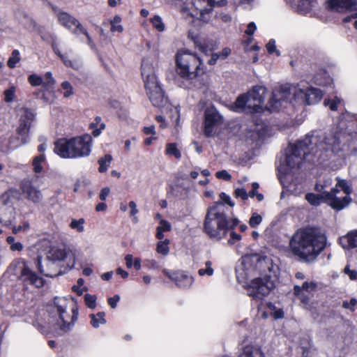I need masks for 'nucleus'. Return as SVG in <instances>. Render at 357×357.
<instances>
[{
	"instance_id": "1",
	"label": "nucleus",
	"mask_w": 357,
	"mask_h": 357,
	"mask_svg": "<svg viewBox=\"0 0 357 357\" xmlns=\"http://www.w3.org/2000/svg\"><path fill=\"white\" fill-rule=\"evenodd\" d=\"M340 137V132L314 131L296 143L290 144L278 167L280 182L284 183L285 177L294 169H298L303 160L323 164L332 159L342 150Z\"/></svg>"
},
{
	"instance_id": "2",
	"label": "nucleus",
	"mask_w": 357,
	"mask_h": 357,
	"mask_svg": "<svg viewBox=\"0 0 357 357\" xmlns=\"http://www.w3.org/2000/svg\"><path fill=\"white\" fill-rule=\"evenodd\" d=\"M278 270V266L274 265L270 258L255 253L241 257L236 273L240 283H245L250 278L259 275L245 286V289L248 296L261 300L275 288Z\"/></svg>"
},
{
	"instance_id": "3",
	"label": "nucleus",
	"mask_w": 357,
	"mask_h": 357,
	"mask_svg": "<svg viewBox=\"0 0 357 357\" xmlns=\"http://www.w3.org/2000/svg\"><path fill=\"white\" fill-rule=\"evenodd\" d=\"M267 89L264 86L257 85L247 93L239 96L232 105L235 112L249 109L250 112L259 113L268 110L271 112L278 111L284 104H287L291 97V89L289 85H282L275 89L272 98L264 105V99Z\"/></svg>"
},
{
	"instance_id": "4",
	"label": "nucleus",
	"mask_w": 357,
	"mask_h": 357,
	"mask_svg": "<svg viewBox=\"0 0 357 357\" xmlns=\"http://www.w3.org/2000/svg\"><path fill=\"white\" fill-rule=\"evenodd\" d=\"M68 303L67 298L56 297L47 314L44 312H38L33 325L42 334L48 333L50 328L58 330L60 333L68 332L73 327L78 316L77 308H73L71 314L67 312Z\"/></svg>"
},
{
	"instance_id": "5",
	"label": "nucleus",
	"mask_w": 357,
	"mask_h": 357,
	"mask_svg": "<svg viewBox=\"0 0 357 357\" xmlns=\"http://www.w3.org/2000/svg\"><path fill=\"white\" fill-rule=\"evenodd\" d=\"M327 238L319 228L305 227L298 229L290 241V247L294 255L306 263H312L324 251Z\"/></svg>"
},
{
	"instance_id": "6",
	"label": "nucleus",
	"mask_w": 357,
	"mask_h": 357,
	"mask_svg": "<svg viewBox=\"0 0 357 357\" xmlns=\"http://www.w3.org/2000/svg\"><path fill=\"white\" fill-rule=\"evenodd\" d=\"M238 222L236 218L230 220L227 216L222 202H216L207 210L204 229L210 238L220 240L225 237L229 230L235 227Z\"/></svg>"
},
{
	"instance_id": "7",
	"label": "nucleus",
	"mask_w": 357,
	"mask_h": 357,
	"mask_svg": "<svg viewBox=\"0 0 357 357\" xmlns=\"http://www.w3.org/2000/svg\"><path fill=\"white\" fill-rule=\"evenodd\" d=\"M176 72L185 81H192L204 74L205 66L202 59L187 49H180L176 54Z\"/></svg>"
},
{
	"instance_id": "8",
	"label": "nucleus",
	"mask_w": 357,
	"mask_h": 357,
	"mask_svg": "<svg viewBox=\"0 0 357 357\" xmlns=\"http://www.w3.org/2000/svg\"><path fill=\"white\" fill-rule=\"evenodd\" d=\"M214 7L215 0H185L178 6V9L185 18L207 24L211 19Z\"/></svg>"
},
{
	"instance_id": "9",
	"label": "nucleus",
	"mask_w": 357,
	"mask_h": 357,
	"mask_svg": "<svg viewBox=\"0 0 357 357\" xmlns=\"http://www.w3.org/2000/svg\"><path fill=\"white\" fill-rule=\"evenodd\" d=\"M142 76L146 94L152 104L159 107L163 106L165 102L164 92L158 82L153 64L146 59L142 63Z\"/></svg>"
},
{
	"instance_id": "10",
	"label": "nucleus",
	"mask_w": 357,
	"mask_h": 357,
	"mask_svg": "<svg viewBox=\"0 0 357 357\" xmlns=\"http://www.w3.org/2000/svg\"><path fill=\"white\" fill-rule=\"evenodd\" d=\"M34 112L26 107H22L18 112L19 126L17 128V137L10 140L11 148L15 149L25 144L29 141V133L31 123L35 118Z\"/></svg>"
},
{
	"instance_id": "11",
	"label": "nucleus",
	"mask_w": 357,
	"mask_h": 357,
	"mask_svg": "<svg viewBox=\"0 0 357 357\" xmlns=\"http://www.w3.org/2000/svg\"><path fill=\"white\" fill-rule=\"evenodd\" d=\"M54 15H56L58 22L62 26L70 31L76 35L83 34L86 38L89 45L92 46V39L89 35L87 31L84 28L82 24L75 17L70 14L61 10L56 7L52 6Z\"/></svg>"
},
{
	"instance_id": "12",
	"label": "nucleus",
	"mask_w": 357,
	"mask_h": 357,
	"mask_svg": "<svg viewBox=\"0 0 357 357\" xmlns=\"http://www.w3.org/2000/svg\"><path fill=\"white\" fill-rule=\"evenodd\" d=\"M291 94L293 93L296 100L307 105H313L319 102L323 96V92L318 89L305 86L298 84L297 86L291 87Z\"/></svg>"
},
{
	"instance_id": "13",
	"label": "nucleus",
	"mask_w": 357,
	"mask_h": 357,
	"mask_svg": "<svg viewBox=\"0 0 357 357\" xmlns=\"http://www.w3.org/2000/svg\"><path fill=\"white\" fill-rule=\"evenodd\" d=\"M15 270V274L19 275L24 282L41 287L44 284V280L36 273L33 272L28 266L26 262L24 260H18L13 262L10 266V269Z\"/></svg>"
},
{
	"instance_id": "14",
	"label": "nucleus",
	"mask_w": 357,
	"mask_h": 357,
	"mask_svg": "<svg viewBox=\"0 0 357 357\" xmlns=\"http://www.w3.org/2000/svg\"><path fill=\"white\" fill-rule=\"evenodd\" d=\"M37 180V176L32 179H24L20 184L24 197L34 204L40 203L43 198L41 190L36 185Z\"/></svg>"
},
{
	"instance_id": "15",
	"label": "nucleus",
	"mask_w": 357,
	"mask_h": 357,
	"mask_svg": "<svg viewBox=\"0 0 357 357\" xmlns=\"http://www.w3.org/2000/svg\"><path fill=\"white\" fill-rule=\"evenodd\" d=\"M73 138L75 158L87 157L91 152L93 139L89 134Z\"/></svg>"
},
{
	"instance_id": "16",
	"label": "nucleus",
	"mask_w": 357,
	"mask_h": 357,
	"mask_svg": "<svg viewBox=\"0 0 357 357\" xmlns=\"http://www.w3.org/2000/svg\"><path fill=\"white\" fill-rule=\"evenodd\" d=\"M204 132L207 137H212L215 129L221 124L222 116L214 107H209L205 110L204 113Z\"/></svg>"
},
{
	"instance_id": "17",
	"label": "nucleus",
	"mask_w": 357,
	"mask_h": 357,
	"mask_svg": "<svg viewBox=\"0 0 357 357\" xmlns=\"http://www.w3.org/2000/svg\"><path fill=\"white\" fill-rule=\"evenodd\" d=\"M339 192V190L336 188H332L331 192H324V202L337 211L347 207L351 201V197L348 195L337 196V194Z\"/></svg>"
},
{
	"instance_id": "18",
	"label": "nucleus",
	"mask_w": 357,
	"mask_h": 357,
	"mask_svg": "<svg viewBox=\"0 0 357 357\" xmlns=\"http://www.w3.org/2000/svg\"><path fill=\"white\" fill-rule=\"evenodd\" d=\"M47 260L52 261L59 266V264L67 259L66 265L70 268L75 264V257L73 254L68 253L65 249L52 247L47 253Z\"/></svg>"
},
{
	"instance_id": "19",
	"label": "nucleus",
	"mask_w": 357,
	"mask_h": 357,
	"mask_svg": "<svg viewBox=\"0 0 357 357\" xmlns=\"http://www.w3.org/2000/svg\"><path fill=\"white\" fill-rule=\"evenodd\" d=\"M162 273L172 281L174 282L176 285L180 288H188L194 282L193 278L183 271H174L163 269Z\"/></svg>"
},
{
	"instance_id": "20",
	"label": "nucleus",
	"mask_w": 357,
	"mask_h": 357,
	"mask_svg": "<svg viewBox=\"0 0 357 357\" xmlns=\"http://www.w3.org/2000/svg\"><path fill=\"white\" fill-rule=\"evenodd\" d=\"M73 138L60 139L54 144V153L63 158L75 159Z\"/></svg>"
},
{
	"instance_id": "21",
	"label": "nucleus",
	"mask_w": 357,
	"mask_h": 357,
	"mask_svg": "<svg viewBox=\"0 0 357 357\" xmlns=\"http://www.w3.org/2000/svg\"><path fill=\"white\" fill-rule=\"evenodd\" d=\"M328 7L339 13L357 10V0H328Z\"/></svg>"
},
{
	"instance_id": "22",
	"label": "nucleus",
	"mask_w": 357,
	"mask_h": 357,
	"mask_svg": "<svg viewBox=\"0 0 357 357\" xmlns=\"http://www.w3.org/2000/svg\"><path fill=\"white\" fill-rule=\"evenodd\" d=\"M45 265L43 264L42 258L37 257V266L38 271L40 273L47 277L52 278L57 275V270L59 265L52 261H47V259L44 261Z\"/></svg>"
},
{
	"instance_id": "23",
	"label": "nucleus",
	"mask_w": 357,
	"mask_h": 357,
	"mask_svg": "<svg viewBox=\"0 0 357 357\" xmlns=\"http://www.w3.org/2000/svg\"><path fill=\"white\" fill-rule=\"evenodd\" d=\"M340 243L344 249H351L357 247V229L349 231L346 235L340 238Z\"/></svg>"
},
{
	"instance_id": "24",
	"label": "nucleus",
	"mask_w": 357,
	"mask_h": 357,
	"mask_svg": "<svg viewBox=\"0 0 357 357\" xmlns=\"http://www.w3.org/2000/svg\"><path fill=\"white\" fill-rule=\"evenodd\" d=\"M52 49L54 52L62 60L65 66H70L75 70H79L82 68L81 62L70 61L68 59L67 55L61 52L59 47L55 44L54 37H52Z\"/></svg>"
},
{
	"instance_id": "25",
	"label": "nucleus",
	"mask_w": 357,
	"mask_h": 357,
	"mask_svg": "<svg viewBox=\"0 0 357 357\" xmlns=\"http://www.w3.org/2000/svg\"><path fill=\"white\" fill-rule=\"evenodd\" d=\"M317 285L314 282H305L302 286L296 285L294 288V294L298 296L303 302L305 301L306 296L303 294V291L312 292L316 290Z\"/></svg>"
},
{
	"instance_id": "26",
	"label": "nucleus",
	"mask_w": 357,
	"mask_h": 357,
	"mask_svg": "<svg viewBox=\"0 0 357 357\" xmlns=\"http://www.w3.org/2000/svg\"><path fill=\"white\" fill-rule=\"evenodd\" d=\"M238 357H266L259 347L255 345L245 346Z\"/></svg>"
},
{
	"instance_id": "27",
	"label": "nucleus",
	"mask_w": 357,
	"mask_h": 357,
	"mask_svg": "<svg viewBox=\"0 0 357 357\" xmlns=\"http://www.w3.org/2000/svg\"><path fill=\"white\" fill-rule=\"evenodd\" d=\"M314 79V82L319 86H330L333 83V79L325 70L316 74Z\"/></svg>"
},
{
	"instance_id": "28",
	"label": "nucleus",
	"mask_w": 357,
	"mask_h": 357,
	"mask_svg": "<svg viewBox=\"0 0 357 357\" xmlns=\"http://www.w3.org/2000/svg\"><path fill=\"white\" fill-rule=\"evenodd\" d=\"M105 124L102 122V119L100 116H96L94 121L89 125V128L92 130L93 135L96 137L101 134L102 130L105 128Z\"/></svg>"
},
{
	"instance_id": "29",
	"label": "nucleus",
	"mask_w": 357,
	"mask_h": 357,
	"mask_svg": "<svg viewBox=\"0 0 357 357\" xmlns=\"http://www.w3.org/2000/svg\"><path fill=\"white\" fill-rule=\"evenodd\" d=\"M324 104L325 106L328 107L331 111H337L339 108L343 107V100L337 96L332 98H327L324 100Z\"/></svg>"
},
{
	"instance_id": "30",
	"label": "nucleus",
	"mask_w": 357,
	"mask_h": 357,
	"mask_svg": "<svg viewBox=\"0 0 357 357\" xmlns=\"http://www.w3.org/2000/svg\"><path fill=\"white\" fill-rule=\"evenodd\" d=\"M105 314L103 312H98L97 314H91L89 315L91 318V326L97 328L100 325H103L106 323V320L105 319Z\"/></svg>"
},
{
	"instance_id": "31",
	"label": "nucleus",
	"mask_w": 357,
	"mask_h": 357,
	"mask_svg": "<svg viewBox=\"0 0 357 357\" xmlns=\"http://www.w3.org/2000/svg\"><path fill=\"white\" fill-rule=\"evenodd\" d=\"M172 229L170 222L165 220H160V225L156 229L155 236L157 238L161 240L164 238V232L169 231Z\"/></svg>"
},
{
	"instance_id": "32",
	"label": "nucleus",
	"mask_w": 357,
	"mask_h": 357,
	"mask_svg": "<svg viewBox=\"0 0 357 357\" xmlns=\"http://www.w3.org/2000/svg\"><path fill=\"white\" fill-rule=\"evenodd\" d=\"M305 199L312 206H317L321 202H324V192L321 195H316L314 193H307L305 195Z\"/></svg>"
},
{
	"instance_id": "33",
	"label": "nucleus",
	"mask_w": 357,
	"mask_h": 357,
	"mask_svg": "<svg viewBox=\"0 0 357 357\" xmlns=\"http://www.w3.org/2000/svg\"><path fill=\"white\" fill-rule=\"evenodd\" d=\"M150 22L153 27L159 32H163L166 29L162 17L158 15H155L153 17L150 18Z\"/></svg>"
},
{
	"instance_id": "34",
	"label": "nucleus",
	"mask_w": 357,
	"mask_h": 357,
	"mask_svg": "<svg viewBox=\"0 0 357 357\" xmlns=\"http://www.w3.org/2000/svg\"><path fill=\"white\" fill-rule=\"evenodd\" d=\"M112 160V157L109 154L105 155L104 157L100 158L98 160V163L100 165L99 168H98V171L100 173L105 172L107 170L108 167H109Z\"/></svg>"
},
{
	"instance_id": "35",
	"label": "nucleus",
	"mask_w": 357,
	"mask_h": 357,
	"mask_svg": "<svg viewBox=\"0 0 357 357\" xmlns=\"http://www.w3.org/2000/svg\"><path fill=\"white\" fill-rule=\"evenodd\" d=\"M121 17L119 15H115L110 21L112 32L122 33L123 31V26L121 24Z\"/></svg>"
},
{
	"instance_id": "36",
	"label": "nucleus",
	"mask_w": 357,
	"mask_h": 357,
	"mask_svg": "<svg viewBox=\"0 0 357 357\" xmlns=\"http://www.w3.org/2000/svg\"><path fill=\"white\" fill-rule=\"evenodd\" d=\"M170 241L169 239H165V241H159L157 243L156 246V252L158 254H160L163 256H166L169 252V244Z\"/></svg>"
},
{
	"instance_id": "37",
	"label": "nucleus",
	"mask_w": 357,
	"mask_h": 357,
	"mask_svg": "<svg viewBox=\"0 0 357 357\" xmlns=\"http://www.w3.org/2000/svg\"><path fill=\"white\" fill-rule=\"evenodd\" d=\"M165 153L169 155H173L177 159L181 157V153L174 143H169L166 145Z\"/></svg>"
},
{
	"instance_id": "38",
	"label": "nucleus",
	"mask_w": 357,
	"mask_h": 357,
	"mask_svg": "<svg viewBox=\"0 0 357 357\" xmlns=\"http://www.w3.org/2000/svg\"><path fill=\"white\" fill-rule=\"evenodd\" d=\"M45 161V155L41 154L34 158L33 160V171L38 174L42 172L43 167L42 163Z\"/></svg>"
},
{
	"instance_id": "39",
	"label": "nucleus",
	"mask_w": 357,
	"mask_h": 357,
	"mask_svg": "<svg viewBox=\"0 0 357 357\" xmlns=\"http://www.w3.org/2000/svg\"><path fill=\"white\" fill-rule=\"evenodd\" d=\"M16 87L14 86H10L8 89L3 92L4 100L6 102H11L16 98Z\"/></svg>"
},
{
	"instance_id": "40",
	"label": "nucleus",
	"mask_w": 357,
	"mask_h": 357,
	"mask_svg": "<svg viewBox=\"0 0 357 357\" xmlns=\"http://www.w3.org/2000/svg\"><path fill=\"white\" fill-rule=\"evenodd\" d=\"M20 61V52L17 50L13 51L12 54L8 60L7 64L10 68L16 66V64Z\"/></svg>"
},
{
	"instance_id": "41",
	"label": "nucleus",
	"mask_w": 357,
	"mask_h": 357,
	"mask_svg": "<svg viewBox=\"0 0 357 357\" xmlns=\"http://www.w3.org/2000/svg\"><path fill=\"white\" fill-rule=\"evenodd\" d=\"M205 266H206L205 268H200L198 271L199 275L200 276H204V275L211 276L214 273L213 268H212L211 261H207L205 263Z\"/></svg>"
},
{
	"instance_id": "42",
	"label": "nucleus",
	"mask_w": 357,
	"mask_h": 357,
	"mask_svg": "<svg viewBox=\"0 0 357 357\" xmlns=\"http://www.w3.org/2000/svg\"><path fill=\"white\" fill-rule=\"evenodd\" d=\"M333 180L331 177L326 178L323 183H318L315 185V190L317 192H326L324 190L332 185Z\"/></svg>"
},
{
	"instance_id": "43",
	"label": "nucleus",
	"mask_w": 357,
	"mask_h": 357,
	"mask_svg": "<svg viewBox=\"0 0 357 357\" xmlns=\"http://www.w3.org/2000/svg\"><path fill=\"white\" fill-rule=\"evenodd\" d=\"M84 220L83 218H80L79 220L73 219L72 220L70 227L77 230L78 232H83L84 230Z\"/></svg>"
},
{
	"instance_id": "44",
	"label": "nucleus",
	"mask_w": 357,
	"mask_h": 357,
	"mask_svg": "<svg viewBox=\"0 0 357 357\" xmlns=\"http://www.w3.org/2000/svg\"><path fill=\"white\" fill-rule=\"evenodd\" d=\"M45 82L43 83V88L45 90L47 91L55 84L56 81L52 77L51 72H47L45 75Z\"/></svg>"
},
{
	"instance_id": "45",
	"label": "nucleus",
	"mask_w": 357,
	"mask_h": 357,
	"mask_svg": "<svg viewBox=\"0 0 357 357\" xmlns=\"http://www.w3.org/2000/svg\"><path fill=\"white\" fill-rule=\"evenodd\" d=\"M61 88L64 90L63 97L66 98H68L71 96L73 95V88L71 84L68 81H64L61 83Z\"/></svg>"
},
{
	"instance_id": "46",
	"label": "nucleus",
	"mask_w": 357,
	"mask_h": 357,
	"mask_svg": "<svg viewBox=\"0 0 357 357\" xmlns=\"http://www.w3.org/2000/svg\"><path fill=\"white\" fill-rule=\"evenodd\" d=\"M340 188L346 195L349 196L351 193V188L345 180L339 179L335 188Z\"/></svg>"
},
{
	"instance_id": "47",
	"label": "nucleus",
	"mask_w": 357,
	"mask_h": 357,
	"mask_svg": "<svg viewBox=\"0 0 357 357\" xmlns=\"http://www.w3.org/2000/svg\"><path fill=\"white\" fill-rule=\"evenodd\" d=\"M28 81L33 86H38L42 85L43 86V78L36 74L30 75L28 77Z\"/></svg>"
},
{
	"instance_id": "48",
	"label": "nucleus",
	"mask_w": 357,
	"mask_h": 357,
	"mask_svg": "<svg viewBox=\"0 0 357 357\" xmlns=\"http://www.w3.org/2000/svg\"><path fill=\"white\" fill-rule=\"evenodd\" d=\"M317 0H298V6L303 10H309L315 6Z\"/></svg>"
},
{
	"instance_id": "49",
	"label": "nucleus",
	"mask_w": 357,
	"mask_h": 357,
	"mask_svg": "<svg viewBox=\"0 0 357 357\" xmlns=\"http://www.w3.org/2000/svg\"><path fill=\"white\" fill-rule=\"evenodd\" d=\"M84 301L89 308L94 309L96 306V296L95 295L86 294L84 296Z\"/></svg>"
},
{
	"instance_id": "50",
	"label": "nucleus",
	"mask_w": 357,
	"mask_h": 357,
	"mask_svg": "<svg viewBox=\"0 0 357 357\" xmlns=\"http://www.w3.org/2000/svg\"><path fill=\"white\" fill-rule=\"evenodd\" d=\"M261 216L256 213H254L250 218L249 225L251 227L255 228L261 222Z\"/></svg>"
},
{
	"instance_id": "51",
	"label": "nucleus",
	"mask_w": 357,
	"mask_h": 357,
	"mask_svg": "<svg viewBox=\"0 0 357 357\" xmlns=\"http://www.w3.org/2000/svg\"><path fill=\"white\" fill-rule=\"evenodd\" d=\"M266 50L269 54L275 53L277 56L280 55V51L276 49L275 41L273 39H271L266 44Z\"/></svg>"
},
{
	"instance_id": "52",
	"label": "nucleus",
	"mask_w": 357,
	"mask_h": 357,
	"mask_svg": "<svg viewBox=\"0 0 357 357\" xmlns=\"http://www.w3.org/2000/svg\"><path fill=\"white\" fill-rule=\"evenodd\" d=\"M29 223L27 222H24L22 225H19L18 227H14L13 228V232L14 234H17L18 232L20 231L26 232L29 229Z\"/></svg>"
},
{
	"instance_id": "53",
	"label": "nucleus",
	"mask_w": 357,
	"mask_h": 357,
	"mask_svg": "<svg viewBox=\"0 0 357 357\" xmlns=\"http://www.w3.org/2000/svg\"><path fill=\"white\" fill-rule=\"evenodd\" d=\"M144 263L149 269L156 270L160 268L158 262L155 259H145Z\"/></svg>"
},
{
	"instance_id": "54",
	"label": "nucleus",
	"mask_w": 357,
	"mask_h": 357,
	"mask_svg": "<svg viewBox=\"0 0 357 357\" xmlns=\"http://www.w3.org/2000/svg\"><path fill=\"white\" fill-rule=\"evenodd\" d=\"M234 196L236 197H241L242 199L245 200L248 198L249 195L244 188H237L234 191Z\"/></svg>"
},
{
	"instance_id": "55",
	"label": "nucleus",
	"mask_w": 357,
	"mask_h": 357,
	"mask_svg": "<svg viewBox=\"0 0 357 357\" xmlns=\"http://www.w3.org/2000/svg\"><path fill=\"white\" fill-rule=\"evenodd\" d=\"M220 198L224 203L228 204L231 207L235 205L234 202L231 199L230 197L225 192L220 193Z\"/></svg>"
},
{
	"instance_id": "56",
	"label": "nucleus",
	"mask_w": 357,
	"mask_h": 357,
	"mask_svg": "<svg viewBox=\"0 0 357 357\" xmlns=\"http://www.w3.org/2000/svg\"><path fill=\"white\" fill-rule=\"evenodd\" d=\"M215 176L218 178L224 179L225 181L231 179V175L226 170L217 172Z\"/></svg>"
},
{
	"instance_id": "57",
	"label": "nucleus",
	"mask_w": 357,
	"mask_h": 357,
	"mask_svg": "<svg viewBox=\"0 0 357 357\" xmlns=\"http://www.w3.org/2000/svg\"><path fill=\"white\" fill-rule=\"evenodd\" d=\"M241 239V236L234 231L230 233V238L228 241L229 244H234L236 242L239 241Z\"/></svg>"
},
{
	"instance_id": "58",
	"label": "nucleus",
	"mask_w": 357,
	"mask_h": 357,
	"mask_svg": "<svg viewBox=\"0 0 357 357\" xmlns=\"http://www.w3.org/2000/svg\"><path fill=\"white\" fill-rule=\"evenodd\" d=\"M52 37L55 38V44L58 47L57 38H56V36L54 34H52V33H45V34H42L41 35V38H42V39L43 40L49 42L52 45Z\"/></svg>"
},
{
	"instance_id": "59",
	"label": "nucleus",
	"mask_w": 357,
	"mask_h": 357,
	"mask_svg": "<svg viewBox=\"0 0 357 357\" xmlns=\"http://www.w3.org/2000/svg\"><path fill=\"white\" fill-rule=\"evenodd\" d=\"M344 273L349 276L351 280H356L357 279V271L356 270H351L349 266H347L344 268Z\"/></svg>"
},
{
	"instance_id": "60",
	"label": "nucleus",
	"mask_w": 357,
	"mask_h": 357,
	"mask_svg": "<svg viewBox=\"0 0 357 357\" xmlns=\"http://www.w3.org/2000/svg\"><path fill=\"white\" fill-rule=\"evenodd\" d=\"M256 29H257V26H256L255 23L252 22L248 24L247 29H246L245 33L247 35L252 36V35H253V33H255Z\"/></svg>"
},
{
	"instance_id": "61",
	"label": "nucleus",
	"mask_w": 357,
	"mask_h": 357,
	"mask_svg": "<svg viewBox=\"0 0 357 357\" xmlns=\"http://www.w3.org/2000/svg\"><path fill=\"white\" fill-rule=\"evenodd\" d=\"M119 300L120 296L119 295H115L113 297L108 298V303L112 308L114 309L116 307L117 303L119 301Z\"/></svg>"
},
{
	"instance_id": "62",
	"label": "nucleus",
	"mask_w": 357,
	"mask_h": 357,
	"mask_svg": "<svg viewBox=\"0 0 357 357\" xmlns=\"http://www.w3.org/2000/svg\"><path fill=\"white\" fill-rule=\"evenodd\" d=\"M238 4L243 5L246 8H252L255 4V0H238Z\"/></svg>"
},
{
	"instance_id": "63",
	"label": "nucleus",
	"mask_w": 357,
	"mask_h": 357,
	"mask_svg": "<svg viewBox=\"0 0 357 357\" xmlns=\"http://www.w3.org/2000/svg\"><path fill=\"white\" fill-rule=\"evenodd\" d=\"M357 301L356 298H351L349 302L344 301L342 306L347 309L352 310L353 307L356 305Z\"/></svg>"
},
{
	"instance_id": "64",
	"label": "nucleus",
	"mask_w": 357,
	"mask_h": 357,
	"mask_svg": "<svg viewBox=\"0 0 357 357\" xmlns=\"http://www.w3.org/2000/svg\"><path fill=\"white\" fill-rule=\"evenodd\" d=\"M110 192V189L108 187L103 188L99 195V197L102 201H105Z\"/></svg>"
}]
</instances>
